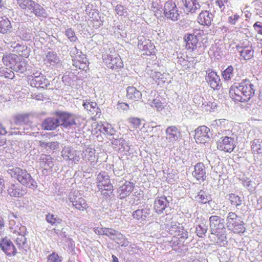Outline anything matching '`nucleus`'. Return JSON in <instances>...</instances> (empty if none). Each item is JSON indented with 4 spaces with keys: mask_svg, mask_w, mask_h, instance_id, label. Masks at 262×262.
Masks as SVG:
<instances>
[{
    "mask_svg": "<svg viewBox=\"0 0 262 262\" xmlns=\"http://www.w3.org/2000/svg\"><path fill=\"white\" fill-rule=\"evenodd\" d=\"M14 50L16 53L23 57L28 58L30 55V49L25 45L17 44Z\"/></svg>",
    "mask_w": 262,
    "mask_h": 262,
    "instance_id": "4c0bfd02",
    "label": "nucleus"
},
{
    "mask_svg": "<svg viewBox=\"0 0 262 262\" xmlns=\"http://www.w3.org/2000/svg\"><path fill=\"white\" fill-rule=\"evenodd\" d=\"M32 12L38 17L43 16L46 14V10L39 4L35 2V5L30 9Z\"/></svg>",
    "mask_w": 262,
    "mask_h": 262,
    "instance_id": "37998d69",
    "label": "nucleus"
},
{
    "mask_svg": "<svg viewBox=\"0 0 262 262\" xmlns=\"http://www.w3.org/2000/svg\"><path fill=\"white\" fill-rule=\"evenodd\" d=\"M211 236H210V241L215 245L222 246L227 242L226 230H220L210 232Z\"/></svg>",
    "mask_w": 262,
    "mask_h": 262,
    "instance_id": "2eb2a0df",
    "label": "nucleus"
},
{
    "mask_svg": "<svg viewBox=\"0 0 262 262\" xmlns=\"http://www.w3.org/2000/svg\"><path fill=\"white\" fill-rule=\"evenodd\" d=\"M97 187L101 193L104 195L112 193L113 186L111 183L109 176L105 171L101 172L98 175Z\"/></svg>",
    "mask_w": 262,
    "mask_h": 262,
    "instance_id": "39448f33",
    "label": "nucleus"
},
{
    "mask_svg": "<svg viewBox=\"0 0 262 262\" xmlns=\"http://www.w3.org/2000/svg\"><path fill=\"white\" fill-rule=\"evenodd\" d=\"M19 58L18 56L15 54L7 53L4 55L2 61L5 66L13 70L17 62L19 60Z\"/></svg>",
    "mask_w": 262,
    "mask_h": 262,
    "instance_id": "cd10ccee",
    "label": "nucleus"
},
{
    "mask_svg": "<svg viewBox=\"0 0 262 262\" xmlns=\"http://www.w3.org/2000/svg\"><path fill=\"white\" fill-rule=\"evenodd\" d=\"M5 188V180H4L3 177L2 176H0V193H2L3 192Z\"/></svg>",
    "mask_w": 262,
    "mask_h": 262,
    "instance_id": "69168bd1",
    "label": "nucleus"
},
{
    "mask_svg": "<svg viewBox=\"0 0 262 262\" xmlns=\"http://www.w3.org/2000/svg\"><path fill=\"white\" fill-rule=\"evenodd\" d=\"M184 5L186 10L189 12H194L200 8V5L196 0H184Z\"/></svg>",
    "mask_w": 262,
    "mask_h": 262,
    "instance_id": "e433bc0d",
    "label": "nucleus"
},
{
    "mask_svg": "<svg viewBox=\"0 0 262 262\" xmlns=\"http://www.w3.org/2000/svg\"><path fill=\"white\" fill-rule=\"evenodd\" d=\"M129 108V105L127 103L119 101L117 104V110L119 112H127Z\"/></svg>",
    "mask_w": 262,
    "mask_h": 262,
    "instance_id": "864d4df0",
    "label": "nucleus"
},
{
    "mask_svg": "<svg viewBox=\"0 0 262 262\" xmlns=\"http://www.w3.org/2000/svg\"><path fill=\"white\" fill-rule=\"evenodd\" d=\"M222 77L225 80H229L231 79L233 76V68L231 66H228L222 72Z\"/></svg>",
    "mask_w": 262,
    "mask_h": 262,
    "instance_id": "8fccbe9b",
    "label": "nucleus"
},
{
    "mask_svg": "<svg viewBox=\"0 0 262 262\" xmlns=\"http://www.w3.org/2000/svg\"><path fill=\"white\" fill-rule=\"evenodd\" d=\"M0 247L8 256H13L16 253V249L13 243L7 237L0 239Z\"/></svg>",
    "mask_w": 262,
    "mask_h": 262,
    "instance_id": "f3484780",
    "label": "nucleus"
},
{
    "mask_svg": "<svg viewBox=\"0 0 262 262\" xmlns=\"http://www.w3.org/2000/svg\"><path fill=\"white\" fill-rule=\"evenodd\" d=\"M26 234H15L16 237H15V235H13L14 237H15V242L17 245L19 246H23L24 245L26 242V238L25 237V235Z\"/></svg>",
    "mask_w": 262,
    "mask_h": 262,
    "instance_id": "603ef678",
    "label": "nucleus"
},
{
    "mask_svg": "<svg viewBox=\"0 0 262 262\" xmlns=\"http://www.w3.org/2000/svg\"><path fill=\"white\" fill-rule=\"evenodd\" d=\"M205 79L213 90H218L220 89L221 86V80L215 72L208 70Z\"/></svg>",
    "mask_w": 262,
    "mask_h": 262,
    "instance_id": "dca6fc26",
    "label": "nucleus"
},
{
    "mask_svg": "<svg viewBox=\"0 0 262 262\" xmlns=\"http://www.w3.org/2000/svg\"><path fill=\"white\" fill-rule=\"evenodd\" d=\"M213 16L209 11H202L199 15L197 20L199 24L209 26L211 25Z\"/></svg>",
    "mask_w": 262,
    "mask_h": 262,
    "instance_id": "bb28decb",
    "label": "nucleus"
},
{
    "mask_svg": "<svg viewBox=\"0 0 262 262\" xmlns=\"http://www.w3.org/2000/svg\"><path fill=\"white\" fill-rule=\"evenodd\" d=\"M66 35L71 41L75 42L77 40L75 33L72 28H68L66 31Z\"/></svg>",
    "mask_w": 262,
    "mask_h": 262,
    "instance_id": "6e6d98bb",
    "label": "nucleus"
},
{
    "mask_svg": "<svg viewBox=\"0 0 262 262\" xmlns=\"http://www.w3.org/2000/svg\"><path fill=\"white\" fill-rule=\"evenodd\" d=\"M1 73L2 75H0V77L4 76L6 78H8L9 79H13L15 77V74L14 72L10 69L7 68H5L3 69V67H1Z\"/></svg>",
    "mask_w": 262,
    "mask_h": 262,
    "instance_id": "09e8293b",
    "label": "nucleus"
},
{
    "mask_svg": "<svg viewBox=\"0 0 262 262\" xmlns=\"http://www.w3.org/2000/svg\"><path fill=\"white\" fill-rule=\"evenodd\" d=\"M152 107H156L158 111H161L164 108L163 103L159 99L155 98L152 102Z\"/></svg>",
    "mask_w": 262,
    "mask_h": 262,
    "instance_id": "5fc2aeb1",
    "label": "nucleus"
},
{
    "mask_svg": "<svg viewBox=\"0 0 262 262\" xmlns=\"http://www.w3.org/2000/svg\"><path fill=\"white\" fill-rule=\"evenodd\" d=\"M226 226L228 229L234 234H243L246 230L245 223L242 217L235 212H229L226 217Z\"/></svg>",
    "mask_w": 262,
    "mask_h": 262,
    "instance_id": "7ed1b4c3",
    "label": "nucleus"
},
{
    "mask_svg": "<svg viewBox=\"0 0 262 262\" xmlns=\"http://www.w3.org/2000/svg\"><path fill=\"white\" fill-rule=\"evenodd\" d=\"M28 66V61L25 59H20L17 62L16 66L13 69V70L16 72L23 73L26 71Z\"/></svg>",
    "mask_w": 262,
    "mask_h": 262,
    "instance_id": "58836bf2",
    "label": "nucleus"
},
{
    "mask_svg": "<svg viewBox=\"0 0 262 262\" xmlns=\"http://www.w3.org/2000/svg\"><path fill=\"white\" fill-rule=\"evenodd\" d=\"M207 232V228L204 226L199 225L196 227V233L199 237H203Z\"/></svg>",
    "mask_w": 262,
    "mask_h": 262,
    "instance_id": "4d7b16f0",
    "label": "nucleus"
},
{
    "mask_svg": "<svg viewBox=\"0 0 262 262\" xmlns=\"http://www.w3.org/2000/svg\"><path fill=\"white\" fill-rule=\"evenodd\" d=\"M62 257L55 252L49 254L47 258V262H62Z\"/></svg>",
    "mask_w": 262,
    "mask_h": 262,
    "instance_id": "3c124183",
    "label": "nucleus"
},
{
    "mask_svg": "<svg viewBox=\"0 0 262 262\" xmlns=\"http://www.w3.org/2000/svg\"><path fill=\"white\" fill-rule=\"evenodd\" d=\"M210 129L205 125H201L194 130V139L199 144H205L210 139Z\"/></svg>",
    "mask_w": 262,
    "mask_h": 262,
    "instance_id": "1a4fd4ad",
    "label": "nucleus"
},
{
    "mask_svg": "<svg viewBox=\"0 0 262 262\" xmlns=\"http://www.w3.org/2000/svg\"><path fill=\"white\" fill-rule=\"evenodd\" d=\"M129 123L134 128H138L141 125V120L140 119L135 117H132L129 119Z\"/></svg>",
    "mask_w": 262,
    "mask_h": 262,
    "instance_id": "bf43d9fd",
    "label": "nucleus"
},
{
    "mask_svg": "<svg viewBox=\"0 0 262 262\" xmlns=\"http://www.w3.org/2000/svg\"><path fill=\"white\" fill-rule=\"evenodd\" d=\"M236 49L241 58L244 60H249L253 56L254 50L249 42L236 46Z\"/></svg>",
    "mask_w": 262,
    "mask_h": 262,
    "instance_id": "4468645a",
    "label": "nucleus"
},
{
    "mask_svg": "<svg viewBox=\"0 0 262 262\" xmlns=\"http://www.w3.org/2000/svg\"><path fill=\"white\" fill-rule=\"evenodd\" d=\"M83 105L84 108L87 110L88 114L92 116L93 118H95V119L97 116H99L100 115V110L95 102L85 100Z\"/></svg>",
    "mask_w": 262,
    "mask_h": 262,
    "instance_id": "393cba45",
    "label": "nucleus"
},
{
    "mask_svg": "<svg viewBox=\"0 0 262 262\" xmlns=\"http://www.w3.org/2000/svg\"><path fill=\"white\" fill-rule=\"evenodd\" d=\"M106 227H102V228H97L95 229V233L98 235H105V232L106 231Z\"/></svg>",
    "mask_w": 262,
    "mask_h": 262,
    "instance_id": "0e129e2a",
    "label": "nucleus"
},
{
    "mask_svg": "<svg viewBox=\"0 0 262 262\" xmlns=\"http://www.w3.org/2000/svg\"><path fill=\"white\" fill-rule=\"evenodd\" d=\"M118 234V231H116L115 229L112 228H106L105 235L109 237H112V236H115L117 235Z\"/></svg>",
    "mask_w": 262,
    "mask_h": 262,
    "instance_id": "052dcab7",
    "label": "nucleus"
},
{
    "mask_svg": "<svg viewBox=\"0 0 262 262\" xmlns=\"http://www.w3.org/2000/svg\"><path fill=\"white\" fill-rule=\"evenodd\" d=\"M55 115L58 118L59 123L64 127L76 124L75 116L66 112H56Z\"/></svg>",
    "mask_w": 262,
    "mask_h": 262,
    "instance_id": "f8f14e48",
    "label": "nucleus"
},
{
    "mask_svg": "<svg viewBox=\"0 0 262 262\" xmlns=\"http://www.w3.org/2000/svg\"><path fill=\"white\" fill-rule=\"evenodd\" d=\"M60 125L59 120L52 117L45 119L41 124V128L44 130H54Z\"/></svg>",
    "mask_w": 262,
    "mask_h": 262,
    "instance_id": "c85d7f7f",
    "label": "nucleus"
},
{
    "mask_svg": "<svg viewBox=\"0 0 262 262\" xmlns=\"http://www.w3.org/2000/svg\"><path fill=\"white\" fill-rule=\"evenodd\" d=\"M7 192L12 197L20 198L24 195L22 189L17 185L12 184L8 188Z\"/></svg>",
    "mask_w": 262,
    "mask_h": 262,
    "instance_id": "f704fd0d",
    "label": "nucleus"
},
{
    "mask_svg": "<svg viewBox=\"0 0 262 262\" xmlns=\"http://www.w3.org/2000/svg\"><path fill=\"white\" fill-rule=\"evenodd\" d=\"M216 145L219 150L230 153L236 146L234 138L228 136L221 137L217 141Z\"/></svg>",
    "mask_w": 262,
    "mask_h": 262,
    "instance_id": "6e6552de",
    "label": "nucleus"
},
{
    "mask_svg": "<svg viewBox=\"0 0 262 262\" xmlns=\"http://www.w3.org/2000/svg\"><path fill=\"white\" fill-rule=\"evenodd\" d=\"M62 156L66 160L71 161L74 164H77L80 160L78 152L76 150H71L69 148L63 150Z\"/></svg>",
    "mask_w": 262,
    "mask_h": 262,
    "instance_id": "7c9ffc66",
    "label": "nucleus"
},
{
    "mask_svg": "<svg viewBox=\"0 0 262 262\" xmlns=\"http://www.w3.org/2000/svg\"><path fill=\"white\" fill-rule=\"evenodd\" d=\"M12 26L10 20L7 17H0V33L6 34L12 31Z\"/></svg>",
    "mask_w": 262,
    "mask_h": 262,
    "instance_id": "473e14b6",
    "label": "nucleus"
},
{
    "mask_svg": "<svg viewBox=\"0 0 262 262\" xmlns=\"http://www.w3.org/2000/svg\"><path fill=\"white\" fill-rule=\"evenodd\" d=\"M59 61L57 54L54 52H48L43 58L45 64L49 66H55Z\"/></svg>",
    "mask_w": 262,
    "mask_h": 262,
    "instance_id": "2f4dec72",
    "label": "nucleus"
},
{
    "mask_svg": "<svg viewBox=\"0 0 262 262\" xmlns=\"http://www.w3.org/2000/svg\"><path fill=\"white\" fill-rule=\"evenodd\" d=\"M28 80L32 87L37 89H46L50 82L48 79L41 73H34L28 76Z\"/></svg>",
    "mask_w": 262,
    "mask_h": 262,
    "instance_id": "0eeeda50",
    "label": "nucleus"
},
{
    "mask_svg": "<svg viewBox=\"0 0 262 262\" xmlns=\"http://www.w3.org/2000/svg\"><path fill=\"white\" fill-rule=\"evenodd\" d=\"M135 185L133 183L125 181L123 185L118 189V193L120 199H123L128 196L133 191Z\"/></svg>",
    "mask_w": 262,
    "mask_h": 262,
    "instance_id": "b1692460",
    "label": "nucleus"
},
{
    "mask_svg": "<svg viewBox=\"0 0 262 262\" xmlns=\"http://www.w3.org/2000/svg\"><path fill=\"white\" fill-rule=\"evenodd\" d=\"M46 221L52 226H57L62 222V219L59 217L57 215L48 213L46 215Z\"/></svg>",
    "mask_w": 262,
    "mask_h": 262,
    "instance_id": "79ce46f5",
    "label": "nucleus"
},
{
    "mask_svg": "<svg viewBox=\"0 0 262 262\" xmlns=\"http://www.w3.org/2000/svg\"><path fill=\"white\" fill-rule=\"evenodd\" d=\"M251 148L253 154H259L262 152V140L254 139L251 142Z\"/></svg>",
    "mask_w": 262,
    "mask_h": 262,
    "instance_id": "a19ab883",
    "label": "nucleus"
},
{
    "mask_svg": "<svg viewBox=\"0 0 262 262\" xmlns=\"http://www.w3.org/2000/svg\"><path fill=\"white\" fill-rule=\"evenodd\" d=\"M46 146H49L51 149H55L58 146V143L53 142L50 143H47Z\"/></svg>",
    "mask_w": 262,
    "mask_h": 262,
    "instance_id": "774afa93",
    "label": "nucleus"
},
{
    "mask_svg": "<svg viewBox=\"0 0 262 262\" xmlns=\"http://www.w3.org/2000/svg\"><path fill=\"white\" fill-rule=\"evenodd\" d=\"M115 130L111 128V125H107L106 127V133L110 135H112L114 134Z\"/></svg>",
    "mask_w": 262,
    "mask_h": 262,
    "instance_id": "338daca9",
    "label": "nucleus"
},
{
    "mask_svg": "<svg viewBox=\"0 0 262 262\" xmlns=\"http://www.w3.org/2000/svg\"><path fill=\"white\" fill-rule=\"evenodd\" d=\"M171 231L174 232L175 235L180 236V238L186 239L188 238V232L182 226H173L171 227Z\"/></svg>",
    "mask_w": 262,
    "mask_h": 262,
    "instance_id": "ea45409f",
    "label": "nucleus"
},
{
    "mask_svg": "<svg viewBox=\"0 0 262 262\" xmlns=\"http://www.w3.org/2000/svg\"><path fill=\"white\" fill-rule=\"evenodd\" d=\"M254 85L249 79H244L239 83H234L229 89L230 98L235 102H247L255 95Z\"/></svg>",
    "mask_w": 262,
    "mask_h": 262,
    "instance_id": "f257e3e1",
    "label": "nucleus"
},
{
    "mask_svg": "<svg viewBox=\"0 0 262 262\" xmlns=\"http://www.w3.org/2000/svg\"><path fill=\"white\" fill-rule=\"evenodd\" d=\"M168 204L169 201L166 196L165 195L157 196L154 203L153 209L156 213L160 214L163 212Z\"/></svg>",
    "mask_w": 262,
    "mask_h": 262,
    "instance_id": "a211bd4d",
    "label": "nucleus"
},
{
    "mask_svg": "<svg viewBox=\"0 0 262 262\" xmlns=\"http://www.w3.org/2000/svg\"><path fill=\"white\" fill-rule=\"evenodd\" d=\"M73 66L76 70L87 71L89 69V62L85 55L77 52L72 59Z\"/></svg>",
    "mask_w": 262,
    "mask_h": 262,
    "instance_id": "9d476101",
    "label": "nucleus"
},
{
    "mask_svg": "<svg viewBox=\"0 0 262 262\" xmlns=\"http://www.w3.org/2000/svg\"><path fill=\"white\" fill-rule=\"evenodd\" d=\"M202 110L206 113H210L217 107V104L213 101H205L202 104Z\"/></svg>",
    "mask_w": 262,
    "mask_h": 262,
    "instance_id": "c03bdc74",
    "label": "nucleus"
},
{
    "mask_svg": "<svg viewBox=\"0 0 262 262\" xmlns=\"http://www.w3.org/2000/svg\"><path fill=\"white\" fill-rule=\"evenodd\" d=\"M142 93L133 86L126 88V97L130 103L138 101L142 98Z\"/></svg>",
    "mask_w": 262,
    "mask_h": 262,
    "instance_id": "5701e85b",
    "label": "nucleus"
},
{
    "mask_svg": "<svg viewBox=\"0 0 262 262\" xmlns=\"http://www.w3.org/2000/svg\"><path fill=\"white\" fill-rule=\"evenodd\" d=\"M19 6L23 9L30 10L33 5H35V2L32 0H16Z\"/></svg>",
    "mask_w": 262,
    "mask_h": 262,
    "instance_id": "a18cd8bd",
    "label": "nucleus"
},
{
    "mask_svg": "<svg viewBox=\"0 0 262 262\" xmlns=\"http://www.w3.org/2000/svg\"><path fill=\"white\" fill-rule=\"evenodd\" d=\"M256 32L261 35H262V23L260 21H256L253 26Z\"/></svg>",
    "mask_w": 262,
    "mask_h": 262,
    "instance_id": "680f3d73",
    "label": "nucleus"
},
{
    "mask_svg": "<svg viewBox=\"0 0 262 262\" xmlns=\"http://www.w3.org/2000/svg\"><path fill=\"white\" fill-rule=\"evenodd\" d=\"M7 172L12 178L16 179L20 184L26 187L33 190L37 188L36 181L26 169L15 167L9 169Z\"/></svg>",
    "mask_w": 262,
    "mask_h": 262,
    "instance_id": "f03ea898",
    "label": "nucleus"
},
{
    "mask_svg": "<svg viewBox=\"0 0 262 262\" xmlns=\"http://www.w3.org/2000/svg\"><path fill=\"white\" fill-rule=\"evenodd\" d=\"M210 232L224 230L225 228L224 219L217 215H212L209 217Z\"/></svg>",
    "mask_w": 262,
    "mask_h": 262,
    "instance_id": "4be33fe9",
    "label": "nucleus"
},
{
    "mask_svg": "<svg viewBox=\"0 0 262 262\" xmlns=\"http://www.w3.org/2000/svg\"><path fill=\"white\" fill-rule=\"evenodd\" d=\"M206 172L205 165L202 162L196 163L194 166V170L192 172V176L196 180L204 182L206 178Z\"/></svg>",
    "mask_w": 262,
    "mask_h": 262,
    "instance_id": "6ab92c4d",
    "label": "nucleus"
},
{
    "mask_svg": "<svg viewBox=\"0 0 262 262\" xmlns=\"http://www.w3.org/2000/svg\"><path fill=\"white\" fill-rule=\"evenodd\" d=\"M163 10L164 15L167 18L173 20L178 19L179 15L176 4L172 1L166 2Z\"/></svg>",
    "mask_w": 262,
    "mask_h": 262,
    "instance_id": "ddd939ff",
    "label": "nucleus"
},
{
    "mask_svg": "<svg viewBox=\"0 0 262 262\" xmlns=\"http://www.w3.org/2000/svg\"><path fill=\"white\" fill-rule=\"evenodd\" d=\"M199 201L202 204H206L208 202L207 196L203 194H199L198 195Z\"/></svg>",
    "mask_w": 262,
    "mask_h": 262,
    "instance_id": "e2e57ef3",
    "label": "nucleus"
},
{
    "mask_svg": "<svg viewBox=\"0 0 262 262\" xmlns=\"http://www.w3.org/2000/svg\"><path fill=\"white\" fill-rule=\"evenodd\" d=\"M140 50L143 52V56H156L157 50L154 43L149 39H145L138 43Z\"/></svg>",
    "mask_w": 262,
    "mask_h": 262,
    "instance_id": "9b49d317",
    "label": "nucleus"
},
{
    "mask_svg": "<svg viewBox=\"0 0 262 262\" xmlns=\"http://www.w3.org/2000/svg\"><path fill=\"white\" fill-rule=\"evenodd\" d=\"M204 35V31L201 29H194L193 33H187L184 35L183 39L185 43V49L193 51L196 49L199 38Z\"/></svg>",
    "mask_w": 262,
    "mask_h": 262,
    "instance_id": "20e7f679",
    "label": "nucleus"
},
{
    "mask_svg": "<svg viewBox=\"0 0 262 262\" xmlns=\"http://www.w3.org/2000/svg\"><path fill=\"white\" fill-rule=\"evenodd\" d=\"M228 200L231 206L233 208H237L243 203V200L241 197L235 193H229L228 195Z\"/></svg>",
    "mask_w": 262,
    "mask_h": 262,
    "instance_id": "c9c22d12",
    "label": "nucleus"
},
{
    "mask_svg": "<svg viewBox=\"0 0 262 262\" xmlns=\"http://www.w3.org/2000/svg\"><path fill=\"white\" fill-rule=\"evenodd\" d=\"M166 139L169 142L172 143L181 138V133L179 129L176 126H169L165 130Z\"/></svg>",
    "mask_w": 262,
    "mask_h": 262,
    "instance_id": "412c9836",
    "label": "nucleus"
},
{
    "mask_svg": "<svg viewBox=\"0 0 262 262\" xmlns=\"http://www.w3.org/2000/svg\"><path fill=\"white\" fill-rule=\"evenodd\" d=\"M9 225V228L11 232L14 234L19 233L26 234L27 233L26 227L25 226L22 225L19 223H17L16 224L14 220H11L10 221Z\"/></svg>",
    "mask_w": 262,
    "mask_h": 262,
    "instance_id": "72a5a7b5",
    "label": "nucleus"
},
{
    "mask_svg": "<svg viewBox=\"0 0 262 262\" xmlns=\"http://www.w3.org/2000/svg\"><path fill=\"white\" fill-rule=\"evenodd\" d=\"M70 201L73 206L79 211H84L89 207L86 201L80 194L74 195Z\"/></svg>",
    "mask_w": 262,
    "mask_h": 262,
    "instance_id": "aec40b11",
    "label": "nucleus"
},
{
    "mask_svg": "<svg viewBox=\"0 0 262 262\" xmlns=\"http://www.w3.org/2000/svg\"><path fill=\"white\" fill-rule=\"evenodd\" d=\"M150 210L148 207H143L138 209L132 213L133 218L140 223L147 221L148 216L150 214Z\"/></svg>",
    "mask_w": 262,
    "mask_h": 262,
    "instance_id": "a878e982",
    "label": "nucleus"
},
{
    "mask_svg": "<svg viewBox=\"0 0 262 262\" xmlns=\"http://www.w3.org/2000/svg\"><path fill=\"white\" fill-rule=\"evenodd\" d=\"M116 14L118 16L125 17L127 16V8L121 4H118L115 8Z\"/></svg>",
    "mask_w": 262,
    "mask_h": 262,
    "instance_id": "49530a36",
    "label": "nucleus"
},
{
    "mask_svg": "<svg viewBox=\"0 0 262 262\" xmlns=\"http://www.w3.org/2000/svg\"><path fill=\"white\" fill-rule=\"evenodd\" d=\"M29 122V116L28 115H18L15 117V123L16 124L21 123L27 124Z\"/></svg>",
    "mask_w": 262,
    "mask_h": 262,
    "instance_id": "de8ad7c7",
    "label": "nucleus"
},
{
    "mask_svg": "<svg viewBox=\"0 0 262 262\" xmlns=\"http://www.w3.org/2000/svg\"><path fill=\"white\" fill-rule=\"evenodd\" d=\"M81 156L83 160L85 162L93 163L96 159V150L95 148L89 146L83 150Z\"/></svg>",
    "mask_w": 262,
    "mask_h": 262,
    "instance_id": "c756f323",
    "label": "nucleus"
},
{
    "mask_svg": "<svg viewBox=\"0 0 262 262\" xmlns=\"http://www.w3.org/2000/svg\"><path fill=\"white\" fill-rule=\"evenodd\" d=\"M242 13L239 15L237 13L234 14L228 17V23L231 25H235L237 21L241 18Z\"/></svg>",
    "mask_w": 262,
    "mask_h": 262,
    "instance_id": "13d9d810",
    "label": "nucleus"
},
{
    "mask_svg": "<svg viewBox=\"0 0 262 262\" xmlns=\"http://www.w3.org/2000/svg\"><path fill=\"white\" fill-rule=\"evenodd\" d=\"M103 62L108 68L117 70L123 68V62L120 55L117 53L107 54L103 56Z\"/></svg>",
    "mask_w": 262,
    "mask_h": 262,
    "instance_id": "423d86ee",
    "label": "nucleus"
}]
</instances>
